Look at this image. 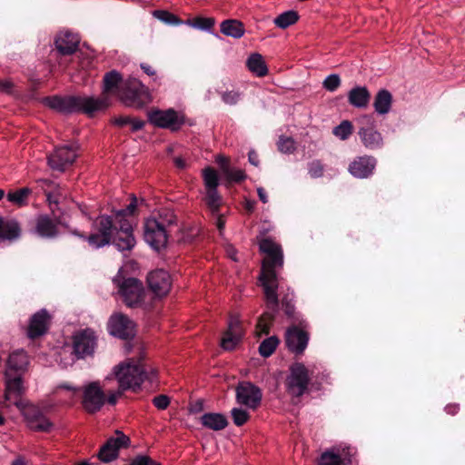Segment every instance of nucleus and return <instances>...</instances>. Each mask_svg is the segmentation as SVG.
Instances as JSON below:
<instances>
[{"label":"nucleus","instance_id":"59","mask_svg":"<svg viewBox=\"0 0 465 465\" xmlns=\"http://www.w3.org/2000/svg\"><path fill=\"white\" fill-rule=\"evenodd\" d=\"M144 121L138 119V118H132L131 121H129V124L131 125L132 131H139L144 126Z\"/></svg>","mask_w":465,"mask_h":465},{"label":"nucleus","instance_id":"52","mask_svg":"<svg viewBox=\"0 0 465 465\" xmlns=\"http://www.w3.org/2000/svg\"><path fill=\"white\" fill-rule=\"evenodd\" d=\"M241 94L237 91H228L224 92L222 94L223 101L230 105H233L237 104V102L240 100Z\"/></svg>","mask_w":465,"mask_h":465},{"label":"nucleus","instance_id":"35","mask_svg":"<svg viewBox=\"0 0 465 465\" xmlns=\"http://www.w3.org/2000/svg\"><path fill=\"white\" fill-rule=\"evenodd\" d=\"M299 19V15L296 11H286L282 14L279 15L274 20V25L281 28L285 29L292 25H294Z\"/></svg>","mask_w":465,"mask_h":465},{"label":"nucleus","instance_id":"14","mask_svg":"<svg viewBox=\"0 0 465 465\" xmlns=\"http://www.w3.org/2000/svg\"><path fill=\"white\" fill-rule=\"evenodd\" d=\"M25 389L20 374L6 375L5 400L15 405L19 410L24 409L29 402L21 398Z\"/></svg>","mask_w":465,"mask_h":465},{"label":"nucleus","instance_id":"47","mask_svg":"<svg viewBox=\"0 0 465 465\" xmlns=\"http://www.w3.org/2000/svg\"><path fill=\"white\" fill-rule=\"evenodd\" d=\"M153 216H154V214ZM155 217L161 222V223H164L165 230L168 225L173 224L176 220L174 213L169 210H163L159 212Z\"/></svg>","mask_w":465,"mask_h":465},{"label":"nucleus","instance_id":"22","mask_svg":"<svg viewBox=\"0 0 465 465\" xmlns=\"http://www.w3.org/2000/svg\"><path fill=\"white\" fill-rule=\"evenodd\" d=\"M51 316L46 310L43 309L35 312L30 320L27 335L31 339L44 335L50 325Z\"/></svg>","mask_w":465,"mask_h":465},{"label":"nucleus","instance_id":"51","mask_svg":"<svg viewBox=\"0 0 465 465\" xmlns=\"http://www.w3.org/2000/svg\"><path fill=\"white\" fill-rule=\"evenodd\" d=\"M323 170H324L323 165L320 161H312L309 164V168H308L310 175L313 178H318V177L322 176Z\"/></svg>","mask_w":465,"mask_h":465},{"label":"nucleus","instance_id":"45","mask_svg":"<svg viewBox=\"0 0 465 465\" xmlns=\"http://www.w3.org/2000/svg\"><path fill=\"white\" fill-rule=\"evenodd\" d=\"M277 148L282 153H292L296 150V143L292 137L281 135L277 142Z\"/></svg>","mask_w":465,"mask_h":465},{"label":"nucleus","instance_id":"12","mask_svg":"<svg viewBox=\"0 0 465 465\" xmlns=\"http://www.w3.org/2000/svg\"><path fill=\"white\" fill-rule=\"evenodd\" d=\"M143 237L145 242L155 250L165 246L167 232L164 223H161L155 216L147 218L143 225Z\"/></svg>","mask_w":465,"mask_h":465},{"label":"nucleus","instance_id":"60","mask_svg":"<svg viewBox=\"0 0 465 465\" xmlns=\"http://www.w3.org/2000/svg\"><path fill=\"white\" fill-rule=\"evenodd\" d=\"M292 296H293L292 293V294L287 293L286 295H284L282 298V305L286 306L287 313H291V311H292L291 302L292 301Z\"/></svg>","mask_w":465,"mask_h":465},{"label":"nucleus","instance_id":"48","mask_svg":"<svg viewBox=\"0 0 465 465\" xmlns=\"http://www.w3.org/2000/svg\"><path fill=\"white\" fill-rule=\"evenodd\" d=\"M88 106H89V114H90L91 113L95 112V111L104 110L105 108H107L109 106V102H108L107 98L94 99V98L89 97Z\"/></svg>","mask_w":465,"mask_h":465},{"label":"nucleus","instance_id":"20","mask_svg":"<svg viewBox=\"0 0 465 465\" xmlns=\"http://www.w3.org/2000/svg\"><path fill=\"white\" fill-rule=\"evenodd\" d=\"M149 288L157 296L166 295L171 289L170 274L163 270H157L150 272L147 277Z\"/></svg>","mask_w":465,"mask_h":465},{"label":"nucleus","instance_id":"10","mask_svg":"<svg viewBox=\"0 0 465 465\" xmlns=\"http://www.w3.org/2000/svg\"><path fill=\"white\" fill-rule=\"evenodd\" d=\"M147 117L152 124L173 131L178 130L184 123L183 115L173 109H152L148 111Z\"/></svg>","mask_w":465,"mask_h":465},{"label":"nucleus","instance_id":"16","mask_svg":"<svg viewBox=\"0 0 465 465\" xmlns=\"http://www.w3.org/2000/svg\"><path fill=\"white\" fill-rule=\"evenodd\" d=\"M130 440L121 431H116L115 437L110 438L100 449L98 458L104 462L114 460L121 448L127 447Z\"/></svg>","mask_w":465,"mask_h":465},{"label":"nucleus","instance_id":"40","mask_svg":"<svg viewBox=\"0 0 465 465\" xmlns=\"http://www.w3.org/2000/svg\"><path fill=\"white\" fill-rule=\"evenodd\" d=\"M122 81V76L117 71H111L104 77V89L105 93L114 90Z\"/></svg>","mask_w":465,"mask_h":465},{"label":"nucleus","instance_id":"61","mask_svg":"<svg viewBox=\"0 0 465 465\" xmlns=\"http://www.w3.org/2000/svg\"><path fill=\"white\" fill-rule=\"evenodd\" d=\"M129 121H131L130 116H119L114 118V124H116L117 126L123 127L124 125L129 124Z\"/></svg>","mask_w":465,"mask_h":465},{"label":"nucleus","instance_id":"49","mask_svg":"<svg viewBox=\"0 0 465 465\" xmlns=\"http://www.w3.org/2000/svg\"><path fill=\"white\" fill-rule=\"evenodd\" d=\"M323 87L330 91H335L341 84V79L338 74H330L323 81Z\"/></svg>","mask_w":465,"mask_h":465},{"label":"nucleus","instance_id":"17","mask_svg":"<svg viewBox=\"0 0 465 465\" xmlns=\"http://www.w3.org/2000/svg\"><path fill=\"white\" fill-rule=\"evenodd\" d=\"M111 334L122 339H127L134 334V323L124 314L117 312L109 320Z\"/></svg>","mask_w":465,"mask_h":465},{"label":"nucleus","instance_id":"55","mask_svg":"<svg viewBox=\"0 0 465 465\" xmlns=\"http://www.w3.org/2000/svg\"><path fill=\"white\" fill-rule=\"evenodd\" d=\"M46 195V199L52 207L53 204L57 205L60 199V189L59 187L53 190V191H47V193H45Z\"/></svg>","mask_w":465,"mask_h":465},{"label":"nucleus","instance_id":"13","mask_svg":"<svg viewBox=\"0 0 465 465\" xmlns=\"http://www.w3.org/2000/svg\"><path fill=\"white\" fill-rule=\"evenodd\" d=\"M236 401L248 410H256L262 401V391L249 381L240 382L236 389Z\"/></svg>","mask_w":465,"mask_h":465},{"label":"nucleus","instance_id":"18","mask_svg":"<svg viewBox=\"0 0 465 465\" xmlns=\"http://www.w3.org/2000/svg\"><path fill=\"white\" fill-rule=\"evenodd\" d=\"M20 411L30 429L37 431H49L52 429V422L35 406L29 403Z\"/></svg>","mask_w":465,"mask_h":465},{"label":"nucleus","instance_id":"64","mask_svg":"<svg viewBox=\"0 0 465 465\" xmlns=\"http://www.w3.org/2000/svg\"><path fill=\"white\" fill-rule=\"evenodd\" d=\"M257 193H258V196L260 198V200L263 203H266L268 202V196H267V193L265 192V190L262 187H258L257 188Z\"/></svg>","mask_w":465,"mask_h":465},{"label":"nucleus","instance_id":"53","mask_svg":"<svg viewBox=\"0 0 465 465\" xmlns=\"http://www.w3.org/2000/svg\"><path fill=\"white\" fill-rule=\"evenodd\" d=\"M153 403L158 410H166L170 404V399L163 394L158 395L153 399Z\"/></svg>","mask_w":465,"mask_h":465},{"label":"nucleus","instance_id":"28","mask_svg":"<svg viewBox=\"0 0 465 465\" xmlns=\"http://www.w3.org/2000/svg\"><path fill=\"white\" fill-rule=\"evenodd\" d=\"M35 232L42 237H54L57 233V224L47 215H39L35 219Z\"/></svg>","mask_w":465,"mask_h":465},{"label":"nucleus","instance_id":"34","mask_svg":"<svg viewBox=\"0 0 465 465\" xmlns=\"http://www.w3.org/2000/svg\"><path fill=\"white\" fill-rule=\"evenodd\" d=\"M31 193V189L24 187L14 192H9L6 198L13 204L22 207L27 204L28 197Z\"/></svg>","mask_w":465,"mask_h":465},{"label":"nucleus","instance_id":"62","mask_svg":"<svg viewBox=\"0 0 465 465\" xmlns=\"http://www.w3.org/2000/svg\"><path fill=\"white\" fill-rule=\"evenodd\" d=\"M141 68L146 74H148L150 76H154L156 74L153 67L148 64H141Z\"/></svg>","mask_w":465,"mask_h":465},{"label":"nucleus","instance_id":"58","mask_svg":"<svg viewBox=\"0 0 465 465\" xmlns=\"http://www.w3.org/2000/svg\"><path fill=\"white\" fill-rule=\"evenodd\" d=\"M123 391L120 388L117 391H111L107 398H105V401H107L108 403L114 405L116 403L118 398L123 394Z\"/></svg>","mask_w":465,"mask_h":465},{"label":"nucleus","instance_id":"3","mask_svg":"<svg viewBox=\"0 0 465 465\" xmlns=\"http://www.w3.org/2000/svg\"><path fill=\"white\" fill-rule=\"evenodd\" d=\"M113 375L122 391H136L143 382L142 363L134 359H128L114 366Z\"/></svg>","mask_w":465,"mask_h":465},{"label":"nucleus","instance_id":"37","mask_svg":"<svg viewBox=\"0 0 465 465\" xmlns=\"http://www.w3.org/2000/svg\"><path fill=\"white\" fill-rule=\"evenodd\" d=\"M279 339L276 336H271L262 341L259 346L260 354L267 358L271 356L279 345Z\"/></svg>","mask_w":465,"mask_h":465},{"label":"nucleus","instance_id":"26","mask_svg":"<svg viewBox=\"0 0 465 465\" xmlns=\"http://www.w3.org/2000/svg\"><path fill=\"white\" fill-rule=\"evenodd\" d=\"M20 235L21 227L17 221L0 216V241H15Z\"/></svg>","mask_w":465,"mask_h":465},{"label":"nucleus","instance_id":"41","mask_svg":"<svg viewBox=\"0 0 465 465\" xmlns=\"http://www.w3.org/2000/svg\"><path fill=\"white\" fill-rule=\"evenodd\" d=\"M352 132V124L348 120H344L333 128L332 134L341 141H345L351 135Z\"/></svg>","mask_w":465,"mask_h":465},{"label":"nucleus","instance_id":"38","mask_svg":"<svg viewBox=\"0 0 465 465\" xmlns=\"http://www.w3.org/2000/svg\"><path fill=\"white\" fill-rule=\"evenodd\" d=\"M273 322V315L270 312H264L258 320L256 324V335L261 336L268 334Z\"/></svg>","mask_w":465,"mask_h":465},{"label":"nucleus","instance_id":"6","mask_svg":"<svg viewBox=\"0 0 465 465\" xmlns=\"http://www.w3.org/2000/svg\"><path fill=\"white\" fill-rule=\"evenodd\" d=\"M118 293L128 307L140 306L144 299L145 291L142 282L135 278L121 280L120 275L114 279Z\"/></svg>","mask_w":465,"mask_h":465},{"label":"nucleus","instance_id":"21","mask_svg":"<svg viewBox=\"0 0 465 465\" xmlns=\"http://www.w3.org/2000/svg\"><path fill=\"white\" fill-rule=\"evenodd\" d=\"M243 329L238 317H232L228 323V329L221 341L224 350H233L243 336Z\"/></svg>","mask_w":465,"mask_h":465},{"label":"nucleus","instance_id":"29","mask_svg":"<svg viewBox=\"0 0 465 465\" xmlns=\"http://www.w3.org/2000/svg\"><path fill=\"white\" fill-rule=\"evenodd\" d=\"M221 33L226 36L239 39L245 34L244 25L237 19H227L220 25Z\"/></svg>","mask_w":465,"mask_h":465},{"label":"nucleus","instance_id":"36","mask_svg":"<svg viewBox=\"0 0 465 465\" xmlns=\"http://www.w3.org/2000/svg\"><path fill=\"white\" fill-rule=\"evenodd\" d=\"M203 179L205 191L217 189L219 180L217 172L214 169L211 167L204 168L203 170Z\"/></svg>","mask_w":465,"mask_h":465},{"label":"nucleus","instance_id":"54","mask_svg":"<svg viewBox=\"0 0 465 465\" xmlns=\"http://www.w3.org/2000/svg\"><path fill=\"white\" fill-rule=\"evenodd\" d=\"M224 173L227 175L228 179L232 180V181L239 182V181H242L243 179H245L244 172L240 169H236V170L225 169Z\"/></svg>","mask_w":465,"mask_h":465},{"label":"nucleus","instance_id":"2","mask_svg":"<svg viewBox=\"0 0 465 465\" xmlns=\"http://www.w3.org/2000/svg\"><path fill=\"white\" fill-rule=\"evenodd\" d=\"M137 208V200L132 198L131 203L124 209L115 212V223L119 225L116 229L115 235L113 238V244L120 251H130L135 243V238L133 233V224L128 217L134 214Z\"/></svg>","mask_w":465,"mask_h":465},{"label":"nucleus","instance_id":"39","mask_svg":"<svg viewBox=\"0 0 465 465\" xmlns=\"http://www.w3.org/2000/svg\"><path fill=\"white\" fill-rule=\"evenodd\" d=\"M204 202L213 213H217L222 203V198L217 189L205 191Z\"/></svg>","mask_w":465,"mask_h":465},{"label":"nucleus","instance_id":"7","mask_svg":"<svg viewBox=\"0 0 465 465\" xmlns=\"http://www.w3.org/2000/svg\"><path fill=\"white\" fill-rule=\"evenodd\" d=\"M357 450L347 444L333 446L322 453L318 465H357Z\"/></svg>","mask_w":465,"mask_h":465},{"label":"nucleus","instance_id":"1","mask_svg":"<svg viewBox=\"0 0 465 465\" xmlns=\"http://www.w3.org/2000/svg\"><path fill=\"white\" fill-rule=\"evenodd\" d=\"M261 252L264 254L262 263L260 282L263 288L266 302L275 311L279 304V279L276 269L283 266V252L282 246L271 238L262 239L259 243Z\"/></svg>","mask_w":465,"mask_h":465},{"label":"nucleus","instance_id":"15","mask_svg":"<svg viewBox=\"0 0 465 465\" xmlns=\"http://www.w3.org/2000/svg\"><path fill=\"white\" fill-rule=\"evenodd\" d=\"M76 156L77 154L74 148L60 146L48 156V165L53 171L64 172L67 166L73 163Z\"/></svg>","mask_w":465,"mask_h":465},{"label":"nucleus","instance_id":"11","mask_svg":"<svg viewBox=\"0 0 465 465\" xmlns=\"http://www.w3.org/2000/svg\"><path fill=\"white\" fill-rule=\"evenodd\" d=\"M113 221L109 216H99L93 223V231L89 234V245L95 248L104 247L111 242Z\"/></svg>","mask_w":465,"mask_h":465},{"label":"nucleus","instance_id":"30","mask_svg":"<svg viewBox=\"0 0 465 465\" xmlns=\"http://www.w3.org/2000/svg\"><path fill=\"white\" fill-rule=\"evenodd\" d=\"M202 424L213 430H223L228 425L227 418L222 413L209 412L201 417Z\"/></svg>","mask_w":465,"mask_h":465},{"label":"nucleus","instance_id":"8","mask_svg":"<svg viewBox=\"0 0 465 465\" xmlns=\"http://www.w3.org/2000/svg\"><path fill=\"white\" fill-rule=\"evenodd\" d=\"M45 104L51 109L64 114L74 112L87 113V98L84 96H53L45 99Z\"/></svg>","mask_w":465,"mask_h":465},{"label":"nucleus","instance_id":"50","mask_svg":"<svg viewBox=\"0 0 465 465\" xmlns=\"http://www.w3.org/2000/svg\"><path fill=\"white\" fill-rule=\"evenodd\" d=\"M142 370L143 373V381H148L153 382L157 379L158 370L151 365L142 363Z\"/></svg>","mask_w":465,"mask_h":465},{"label":"nucleus","instance_id":"46","mask_svg":"<svg viewBox=\"0 0 465 465\" xmlns=\"http://www.w3.org/2000/svg\"><path fill=\"white\" fill-rule=\"evenodd\" d=\"M231 415H232L233 423L236 426H242L250 419L249 411L246 409H242V407L233 408L231 411Z\"/></svg>","mask_w":465,"mask_h":465},{"label":"nucleus","instance_id":"23","mask_svg":"<svg viewBox=\"0 0 465 465\" xmlns=\"http://www.w3.org/2000/svg\"><path fill=\"white\" fill-rule=\"evenodd\" d=\"M54 44L61 54H71L77 50L80 44V36L76 33L64 30L56 35Z\"/></svg>","mask_w":465,"mask_h":465},{"label":"nucleus","instance_id":"33","mask_svg":"<svg viewBox=\"0 0 465 465\" xmlns=\"http://www.w3.org/2000/svg\"><path fill=\"white\" fill-rule=\"evenodd\" d=\"M105 402V396L97 383H89V412L98 411Z\"/></svg>","mask_w":465,"mask_h":465},{"label":"nucleus","instance_id":"43","mask_svg":"<svg viewBox=\"0 0 465 465\" xmlns=\"http://www.w3.org/2000/svg\"><path fill=\"white\" fill-rule=\"evenodd\" d=\"M153 15L167 25H179L183 23L178 16L166 10H155L153 12Z\"/></svg>","mask_w":465,"mask_h":465},{"label":"nucleus","instance_id":"31","mask_svg":"<svg viewBox=\"0 0 465 465\" xmlns=\"http://www.w3.org/2000/svg\"><path fill=\"white\" fill-rule=\"evenodd\" d=\"M391 94L386 89H381L375 95L373 107L377 114H386L391 111Z\"/></svg>","mask_w":465,"mask_h":465},{"label":"nucleus","instance_id":"44","mask_svg":"<svg viewBox=\"0 0 465 465\" xmlns=\"http://www.w3.org/2000/svg\"><path fill=\"white\" fill-rule=\"evenodd\" d=\"M186 24L192 27L208 31L213 27L215 20L213 17H196L193 20L186 21Z\"/></svg>","mask_w":465,"mask_h":465},{"label":"nucleus","instance_id":"9","mask_svg":"<svg viewBox=\"0 0 465 465\" xmlns=\"http://www.w3.org/2000/svg\"><path fill=\"white\" fill-rule=\"evenodd\" d=\"M361 143L368 150H377L383 145V136L377 130L372 117L364 115L361 118V126L358 130Z\"/></svg>","mask_w":465,"mask_h":465},{"label":"nucleus","instance_id":"42","mask_svg":"<svg viewBox=\"0 0 465 465\" xmlns=\"http://www.w3.org/2000/svg\"><path fill=\"white\" fill-rule=\"evenodd\" d=\"M76 358H84L87 352V338L84 331L74 338V351Z\"/></svg>","mask_w":465,"mask_h":465},{"label":"nucleus","instance_id":"27","mask_svg":"<svg viewBox=\"0 0 465 465\" xmlns=\"http://www.w3.org/2000/svg\"><path fill=\"white\" fill-rule=\"evenodd\" d=\"M371 99V94L365 86H356L348 93V101L350 104L356 108H365L368 106Z\"/></svg>","mask_w":465,"mask_h":465},{"label":"nucleus","instance_id":"32","mask_svg":"<svg viewBox=\"0 0 465 465\" xmlns=\"http://www.w3.org/2000/svg\"><path fill=\"white\" fill-rule=\"evenodd\" d=\"M246 65L248 69L258 77L265 76L268 74L267 65L262 54L258 53L252 54L248 57Z\"/></svg>","mask_w":465,"mask_h":465},{"label":"nucleus","instance_id":"56","mask_svg":"<svg viewBox=\"0 0 465 465\" xmlns=\"http://www.w3.org/2000/svg\"><path fill=\"white\" fill-rule=\"evenodd\" d=\"M131 465H160L148 456H138L131 463Z\"/></svg>","mask_w":465,"mask_h":465},{"label":"nucleus","instance_id":"5","mask_svg":"<svg viewBox=\"0 0 465 465\" xmlns=\"http://www.w3.org/2000/svg\"><path fill=\"white\" fill-rule=\"evenodd\" d=\"M311 377L308 368L301 363L295 362L290 366L289 374L285 380L287 393L292 398H300L308 391Z\"/></svg>","mask_w":465,"mask_h":465},{"label":"nucleus","instance_id":"4","mask_svg":"<svg viewBox=\"0 0 465 465\" xmlns=\"http://www.w3.org/2000/svg\"><path fill=\"white\" fill-rule=\"evenodd\" d=\"M117 95L126 106L134 108H142L152 102L148 88L134 78L124 82L119 88Z\"/></svg>","mask_w":465,"mask_h":465},{"label":"nucleus","instance_id":"63","mask_svg":"<svg viewBox=\"0 0 465 465\" xmlns=\"http://www.w3.org/2000/svg\"><path fill=\"white\" fill-rule=\"evenodd\" d=\"M216 162H217V163H219L222 166L223 171L225 169H229V167H228V159L226 157H224L223 155H218L216 157Z\"/></svg>","mask_w":465,"mask_h":465},{"label":"nucleus","instance_id":"24","mask_svg":"<svg viewBox=\"0 0 465 465\" xmlns=\"http://www.w3.org/2000/svg\"><path fill=\"white\" fill-rule=\"evenodd\" d=\"M285 340L290 351L295 353H302L308 344L309 336L303 330L292 327L287 330Z\"/></svg>","mask_w":465,"mask_h":465},{"label":"nucleus","instance_id":"25","mask_svg":"<svg viewBox=\"0 0 465 465\" xmlns=\"http://www.w3.org/2000/svg\"><path fill=\"white\" fill-rule=\"evenodd\" d=\"M29 363L28 356L23 350H17L13 351L7 361V369L5 375H16L20 374L26 370Z\"/></svg>","mask_w":465,"mask_h":465},{"label":"nucleus","instance_id":"57","mask_svg":"<svg viewBox=\"0 0 465 465\" xmlns=\"http://www.w3.org/2000/svg\"><path fill=\"white\" fill-rule=\"evenodd\" d=\"M37 183L39 186L44 190L45 193H47V191H53L56 188H58V185L53 183L52 181H49L47 179H40L37 181Z\"/></svg>","mask_w":465,"mask_h":465},{"label":"nucleus","instance_id":"19","mask_svg":"<svg viewBox=\"0 0 465 465\" xmlns=\"http://www.w3.org/2000/svg\"><path fill=\"white\" fill-rule=\"evenodd\" d=\"M377 161L373 156H358L349 164L348 171L352 176L364 179L373 173Z\"/></svg>","mask_w":465,"mask_h":465}]
</instances>
